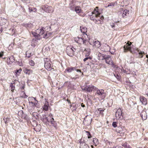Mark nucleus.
<instances>
[{"mask_svg": "<svg viewBox=\"0 0 148 148\" xmlns=\"http://www.w3.org/2000/svg\"><path fill=\"white\" fill-rule=\"evenodd\" d=\"M90 16V19L91 20H93L95 23L99 24L101 23L100 20L103 19V16H100V13L98 11L95 9L94 10L91 12V14Z\"/></svg>", "mask_w": 148, "mask_h": 148, "instance_id": "nucleus-1", "label": "nucleus"}, {"mask_svg": "<svg viewBox=\"0 0 148 148\" xmlns=\"http://www.w3.org/2000/svg\"><path fill=\"white\" fill-rule=\"evenodd\" d=\"M45 62V67L47 70L50 71L52 69V62L48 58H45L44 59Z\"/></svg>", "mask_w": 148, "mask_h": 148, "instance_id": "nucleus-2", "label": "nucleus"}, {"mask_svg": "<svg viewBox=\"0 0 148 148\" xmlns=\"http://www.w3.org/2000/svg\"><path fill=\"white\" fill-rule=\"evenodd\" d=\"M104 60H105L106 63L110 65L112 67H115L110 56L106 55Z\"/></svg>", "mask_w": 148, "mask_h": 148, "instance_id": "nucleus-3", "label": "nucleus"}, {"mask_svg": "<svg viewBox=\"0 0 148 148\" xmlns=\"http://www.w3.org/2000/svg\"><path fill=\"white\" fill-rule=\"evenodd\" d=\"M28 100L29 101V103H31V106L33 108L37 107L38 101L35 98L33 97H29Z\"/></svg>", "mask_w": 148, "mask_h": 148, "instance_id": "nucleus-4", "label": "nucleus"}, {"mask_svg": "<svg viewBox=\"0 0 148 148\" xmlns=\"http://www.w3.org/2000/svg\"><path fill=\"white\" fill-rule=\"evenodd\" d=\"M96 94L102 99H104L106 96V93L103 89L97 90Z\"/></svg>", "mask_w": 148, "mask_h": 148, "instance_id": "nucleus-5", "label": "nucleus"}, {"mask_svg": "<svg viewBox=\"0 0 148 148\" xmlns=\"http://www.w3.org/2000/svg\"><path fill=\"white\" fill-rule=\"evenodd\" d=\"M89 42L90 45H93L94 48H99L101 46V44L98 40L94 41L92 39H90Z\"/></svg>", "mask_w": 148, "mask_h": 148, "instance_id": "nucleus-6", "label": "nucleus"}, {"mask_svg": "<svg viewBox=\"0 0 148 148\" xmlns=\"http://www.w3.org/2000/svg\"><path fill=\"white\" fill-rule=\"evenodd\" d=\"M75 50V49L73 47H67L66 49V52L68 56L72 57L74 55V52Z\"/></svg>", "mask_w": 148, "mask_h": 148, "instance_id": "nucleus-7", "label": "nucleus"}, {"mask_svg": "<svg viewBox=\"0 0 148 148\" xmlns=\"http://www.w3.org/2000/svg\"><path fill=\"white\" fill-rule=\"evenodd\" d=\"M41 8L47 13H50L53 11V8L51 6H49L47 5H44L41 7Z\"/></svg>", "mask_w": 148, "mask_h": 148, "instance_id": "nucleus-8", "label": "nucleus"}, {"mask_svg": "<svg viewBox=\"0 0 148 148\" xmlns=\"http://www.w3.org/2000/svg\"><path fill=\"white\" fill-rule=\"evenodd\" d=\"M124 52H126L127 50L130 51L132 53H134V52L132 50L131 45V43L129 42L127 43L123 47Z\"/></svg>", "mask_w": 148, "mask_h": 148, "instance_id": "nucleus-9", "label": "nucleus"}, {"mask_svg": "<svg viewBox=\"0 0 148 148\" xmlns=\"http://www.w3.org/2000/svg\"><path fill=\"white\" fill-rule=\"evenodd\" d=\"M44 28L42 27L39 28L36 31V32L37 34H38L39 36V38H38V40H39L40 39V36L42 35L44 33Z\"/></svg>", "mask_w": 148, "mask_h": 148, "instance_id": "nucleus-10", "label": "nucleus"}, {"mask_svg": "<svg viewBox=\"0 0 148 148\" xmlns=\"http://www.w3.org/2000/svg\"><path fill=\"white\" fill-rule=\"evenodd\" d=\"M122 116V112L121 109H118L116 112L115 116L117 119H119L121 118Z\"/></svg>", "mask_w": 148, "mask_h": 148, "instance_id": "nucleus-11", "label": "nucleus"}, {"mask_svg": "<svg viewBox=\"0 0 148 148\" xmlns=\"http://www.w3.org/2000/svg\"><path fill=\"white\" fill-rule=\"evenodd\" d=\"M74 40L75 41L78 43L80 44L85 43V40H84L82 38L75 37L74 38Z\"/></svg>", "mask_w": 148, "mask_h": 148, "instance_id": "nucleus-12", "label": "nucleus"}, {"mask_svg": "<svg viewBox=\"0 0 148 148\" xmlns=\"http://www.w3.org/2000/svg\"><path fill=\"white\" fill-rule=\"evenodd\" d=\"M87 116H86V118H85L84 121V123L86 124V125H88L90 124L92 121V119L90 118H87Z\"/></svg>", "mask_w": 148, "mask_h": 148, "instance_id": "nucleus-13", "label": "nucleus"}, {"mask_svg": "<svg viewBox=\"0 0 148 148\" xmlns=\"http://www.w3.org/2000/svg\"><path fill=\"white\" fill-rule=\"evenodd\" d=\"M83 51H84L86 52V56H88L90 54V48L89 47H87L85 48L84 50L83 49H82Z\"/></svg>", "mask_w": 148, "mask_h": 148, "instance_id": "nucleus-14", "label": "nucleus"}, {"mask_svg": "<svg viewBox=\"0 0 148 148\" xmlns=\"http://www.w3.org/2000/svg\"><path fill=\"white\" fill-rule=\"evenodd\" d=\"M106 55L99 53L97 55L98 58L100 60H104Z\"/></svg>", "mask_w": 148, "mask_h": 148, "instance_id": "nucleus-15", "label": "nucleus"}, {"mask_svg": "<svg viewBox=\"0 0 148 148\" xmlns=\"http://www.w3.org/2000/svg\"><path fill=\"white\" fill-rule=\"evenodd\" d=\"M75 70L77 72H81V71L79 69H76L75 68L73 67H68L66 69V71L70 73Z\"/></svg>", "mask_w": 148, "mask_h": 148, "instance_id": "nucleus-16", "label": "nucleus"}, {"mask_svg": "<svg viewBox=\"0 0 148 148\" xmlns=\"http://www.w3.org/2000/svg\"><path fill=\"white\" fill-rule=\"evenodd\" d=\"M41 120L44 123H47L48 121L49 120L48 119V116L46 117V116L44 114H43L41 117Z\"/></svg>", "mask_w": 148, "mask_h": 148, "instance_id": "nucleus-17", "label": "nucleus"}, {"mask_svg": "<svg viewBox=\"0 0 148 148\" xmlns=\"http://www.w3.org/2000/svg\"><path fill=\"white\" fill-rule=\"evenodd\" d=\"M96 88V87L93 85H89L86 88V92H92L93 89Z\"/></svg>", "mask_w": 148, "mask_h": 148, "instance_id": "nucleus-18", "label": "nucleus"}, {"mask_svg": "<svg viewBox=\"0 0 148 148\" xmlns=\"http://www.w3.org/2000/svg\"><path fill=\"white\" fill-rule=\"evenodd\" d=\"M102 49H103L102 50L103 51L107 52L110 51V47L108 45L105 44L104 45Z\"/></svg>", "mask_w": 148, "mask_h": 148, "instance_id": "nucleus-19", "label": "nucleus"}, {"mask_svg": "<svg viewBox=\"0 0 148 148\" xmlns=\"http://www.w3.org/2000/svg\"><path fill=\"white\" fill-rule=\"evenodd\" d=\"M140 101L144 105H146L147 104V101L146 98L143 97H140Z\"/></svg>", "mask_w": 148, "mask_h": 148, "instance_id": "nucleus-20", "label": "nucleus"}, {"mask_svg": "<svg viewBox=\"0 0 148 148\" xmlns=\"http://www.w3.org/2000/svg\"><path fill=\"white\" fill-rule=\"evenodd\" d=\"M14 61V58L13 56H12L7 59V62L8 64H10Z\"/></svg>", "mask_w": 148, "mask_h": 148, "instance_id": "nucleus-21", "label": "nucleus"}, {"mask_svg": "<svg viewBox=\"0 0 148 148\" xmlns=\"http://www.w3.org/2000/svg\"><path fill=\"white\" fill-rule=\"evenodd\" d=\"M80 28L81 32L85 34L87 36V34H86L87 32V28L86 27L82 26L80 27Z\"/></svg>", "mask_w": 148, "mask_h": 148, "instance_id": "nucleus-22", "label": "nucleus"}, {"mask_svg": "<svg viewBox=\"0 0 148 148\" xmlns=\"http://www.w3.org/2000/svg\"><path fill=\"white\" fill-rule=\"evenodd\" d=\"M129 11L128 10H126L123 11L122 14V16L123 17H126L129 14Z\"/></svg>", "mask_w": 148, "mask_h": 148, "instance_id": "nucleus-23", "label": "nucleus"}, {"mask_svg": "<svg viewBox=\"0 0 148 148\" xmlns=\"http://www.w3.org/2000/svg\"><path fill=\"white\" fill-rule=\"evenodd\" d=\"M46 103H45L44 105L43 106V109L45 111H47L48 109L49 104L48 103V99H45Z\"/></svg>", "mask_w": 148, "mask_h": 148, "instance_id": "nucleus-24", "label": "nucleus"}, {"mask_svg": "<svg viewBox=\"0 0 148 148\" xmlns=\"http://www.w3.org/2000/svg\"><path fill=\"white\" fill-rule=\"evenodd\" d=\"M140 115L143 119L145 120L146 119L147 115L145 111L142 112L140 114Z\"/></svg>", "mask_w": 148, "mask_h": 148, "instance_id": "nucleus-25", "label": "nucleus"}, {"mask_svg": "<svg viewBox=\"0 0 148 148\" xmlns=\"http://www.w3.org/2000/svg\"><path fill=\"white\" fill-rule=\"evenodd\" d=\"M22 71V69H19L18 70H16L14 71V73H15V75L17 77L20 75L21 72Z\"/></svg>", "mask_w": 148, "mask_h": 148, "instance_id": "nucleus-26", "label": "nucleus"}, {"mask_svg": "<svg viewBox=\"0 0 148 148\" xmlns=\"http://www.w3.org/2000/svg\"><path fill=\"white\" fill-rule=\"evenodd\" d=\"M48 119L49 120L48 121V122H50L52 124H53L54 120L53 118L52 117L51 115V116L49 115L48 116Z\"/></svg>", "mask_w": 148, "mask_h": 148, "instance_id": "nucleus-27", "label": "nucleus"}, {"mask_svg": "<svg viewBox=\"0 0 148 148\" xmlns=\"http://www.w3.org/2000/svg\"><path fill=\"white\" fill-rule=\"evenodd\" d=\"M75 10L77 13H79L81 12V9L79 6H76L75 8Z\"/></svg>", "mask_w": 148, "mask_h": 148, "instance_id": "nucleus-28", "label": "nucleus"}, {"mask_svg": "<svg viewBox=\"0 0 148 148\" xmlns=\"http://www.w3.org/2000/svg\"><path fill=\"white\" fill-rule=\"evenodd\" d=\"M88 145L85 143H82L81 144L80 148H89Z\"/></svg>", "mask_w": 148, "mask_h": 148, "instance_id": "nucleus-29", "label": "nucleus"}, {"mask_svg": "<svg viewBox=\"0 0 148 148\" xmlns=\"http://www.w3.org/2000/svg\"><path fill=\"white\" fill-rule=\"evenodd\" d=\"M24 72L25 73L29 75L32 73V71L30 69H25Z\"/></svg>", "mask_w": 148, "mask_h": 148, "instance_id": "nucleus-30", "label": "nucleus"}, {"mask_svg": "<svg viewBox=\"0 0 148 148\" xmlns=\"http://www.w3.org/2000/svg\"><path fill=\"white\" fill-rule=\"evenodd\" d=\"M93 142L94 144L95 145H97L99 143L98 140L96 138H95L93 139Z\"/></svg>", "mask_w": 148, "mask_h": 148, "instance_id": "nucleus-31", "label": "nucleus"}, {"mask_svg": "<svg viewBox=\"0 0 148 148\" xmlns=\"http://www.w3.org/2000/svg\"><path fill=\"white\" fill-rule=\"evenodd\" d=\"M29 10L30 12H36L37 11L36 9L35 8H29Z\"/></svg>", "mask_w": 148, "mask_h": 148, "instance_id": "nucleus-32", "label": "nucleus"}, {"mask_svg": "<svg viewBox=\"0 0 148 148\" xmlns=\"http://www.w3.org/2000/svg\"><path fill=\"white\" fill-rule=\"evenodd\" d=\"M3 120H4L5 124H7L8 122L10 121V119L8 118L3 117Z\"/></svg>", "mask_w": 148, "mask_h": 148, "instance_id": "nucleus-33", "label": "nucleus"}, {"mask_svg": "<svg viewBox=\"0 0 148 148\" xmlns=\"http://www.w3.org/2000/svg\"><path fill=\"white\" fill-rule=\"evenodd\" d=\"M10 87L12 92H13L15 89L14 85L13 84L11 83L10 84Z\"/></svg>", "mask_w": 148, "mask_h": 148, "instance_id": "nucleus-34", "label": "nucleus"}, {"mask_svg": "<svg viewBox=\"0 0 148 148\" xmlns=\"http://www.w3.org/2000/svg\"><path fill=\"white\" fill-rule=\"evenodd\" d=\"M32 34L34 36H36L37 38V39L38 40V38H39V37L38 35L37 34V32H32Z\"/></svg>", "mask_w": 148, "mask_h": 148, "instance_id": "nucleus-35", "label": "nucleus"}, {"mask_svg": "<svg viewBox=\"0 0 148 148\" xmlns=\"http://www.w3.org/2000/svg\"><path fill=\"white\" fill-rule=\"evenodd\" d=\"M115 4V3H109V4H108L107 6H106V7H108L110 6H113Z\"/></svg>", "mask_w": 148, "mask_h": 148, "instance_id": "nucleus-36", "label": "nucleus"}, {"mask_svg": "<svg viewBox=\"0 0 148 148\" xmlns=\"http://www.w3.org/2000/svg\"><path fill=\"white\" fill-rule=\"evenodd\" d=\"M29 64L32 66H34L35 65V63L34 61L32 60H30L29 61Z\"/></svg>", "mask_w": 148, "mask_h": 148, "instance_id": "nucleus-37", "label": "nucleus"}, {"mask_svg": "<svg viewBox=\"0 0 148 148\" xmlns=\"http://www.w3.org/2000/svg\"><path fill=\"white\" fill-rule=\"evenodd\" d=\"M88 57H86L84 59L83 61L84 62H85L87 60H88V59L91 60L92 59V58L90 56H88Z\"/></svg>", "mask_w": 148, "mask_h": 148, "instance_id": "nucleus-38", "label": "nucleus"}, {"mask_svg": "<svg viewBox=\"0 0 148 148\" xmlns=\"http://www.w3.org/2000/svg\"><path fill=\"white\" fill-rule=\"evenodd\" d=\"M86 132L87 133V134L88 135V138H91V136L90 133V132L88 131H86Z\"/></svg>", "mask_w": 148, "mask_h": 148, "instance_id": "nucleus-39", "label": "nucleus"}, {"mask_svg": "<svg viewBox=\"0 0 148 148\" xmlns=\"http://www.w3.org/2000/svg\"><path fill=\"white\" fill-rule=\"evenodd\" d=\"M114 75L118 79H120V76L118 74H114Z\"/></svg>", "mask_w": 148, "mask_h": 148, "instance_id": "nucleus-40", "label": "nucleus"}, {"mask_svg": "<svg viewBox=\"0 0 148 148\" xmlns=\"http://www.w3.org/2000/svg\"><path fill=\"white\" fill-rule=\"evenodd\" d=\"M128 145L127 143H125L122 145V146L125 147H127Z\"/></svg>", "mask_w": 148, "mask_h": 148, "instance_id": "nucleus-41", "label": "nucleus"}, {"mask_svg": "<svg viewBox=\"0 0 148 148\" xmlns=\"http://www.w3.org/2000/svg\"><path fill=\"white\" fill-rule=\"evenodd\" d=\"M112 125L114 127H116L117 126L116 123V122H113L112 123Z\"/></svg>", "mask_w": 148, "mask_h": 148, "instance_id": "nucleus-42", "label": "nucleus"}, {"mask_svg": "<svg viewBox=\"0 0 148 148\" xmlns=\"http://www.w3.org/2000/svg\"><path fill=\"white\" fill-rule=\"evenodd\" d=\"M87 88V87L85 88V87H83L82 88V90H84L86 92V88Z\"/></svg>", "mask_w": 148, "mask_h": 148, "instance_id": "nucleus-43", "label": "nucleus"}, {"mask_svg": "<svg viewBox=\"0 0 148 148\" xmlns=\"http://www.w3.org/2000/svg\"><path fill=\"white\" fill-rule=\"evenodd\" d=\"M145 54V53H144V51H140V52H139V55H142L143 54Z\"/></svg>", "mask_w": 148, "mask_h": 148, "instance_id": "nucleus-44", "label": "nucleus"}, {"mask_svg": "<svg viewBox=\"0 0 148 148\" xmlns=\"http://www.w3.org/2000/svg\"><path fill=\"white\" fill-rule=\"evenodd\" d=\"M3 53L2 52H0V58L2 57L3 56Z\"/></svg>", "mask_w": 148, "mask_h": 148, "instance_id": "nucleus-45", "label": "nucleus"}, {"mask_svg": "<svg viewBox=\"0 0 148 148\" xmlns=\"http://www.w3.org/2000/svg\"><path fill=\"white\" fill-rule=\"evenodd\" d=\"M47 36H48V34H47V33L44 35V36H43V37L44 38L47 37Z\"/></svg>", "mask_w": 148, "mask_h": 148, "instance_id": "nucleus-46", "label": "nucleus"}, {"mask_svg": "<svg viewBox=\"0 0 148 148\" xmlns=\"http://www.w3.org/2000/svg\"><path fill=\"white\" fill-rule=\"evenodd\" d=\"M37 42V41L36 40H33V42L34 43H36Z\"/></svg>", "mask_w": 148, "mask_h": 148, "instance_id": "nucleus-47", "label": "nucleus"}, {"mask_svg": "<svg viewBox=\"0 0 148 148\" xmlns=\"http://www.w3.org/2000/svg\"><path fill=\"white\" fill-rule=\"evenodd\" d=\"M98 110L99 111H103V110H102V109L101 108H99L98 109Z\"/></svg>", "mask_w": 148, "mask_h": 148, "instance_id": "nucleus-48", "label": "nucleus"}, {"mask_svg": "<svg viewBox=\"0 0 148 148\" xmlns=\"http://www.w3.org/2000/svg\"><path fill=\"white\" fill-rule=\"evenodd\" d=\"M81 106L83 107H85V105L83 104V103H82L81 104Z\"/></svg>", "mask_w": 148, "mask_h": 148, "instance_id": "nucleus-49", "label": "nucleus"}, {"mask_svg": "<svg viewBox=\"0 0 148 148\" xmlns=\"http://www.w3.org/2000/svg\"><path fill=\"white\" fill-rule=\"evenodd\" d=\"M31 45L32 46H33L34 47L36 46V44H33V43H32Z\"/></svg>", "mask_w": 148, "mask_h": 148, "instance_id": "nucleus-50", "label": "nucleus"}, {"mask_svg": "<svg viewBox=\"0 0 148 148\" xmlns=\"http://www.w3.org/2000/svg\"><path fill=\"white\" fill-rule=\"evenodd\" d=\"M111 26L112 28L114 29V25H111Z\"/></svg>", "mask_w": 148, "mask_h": 148, "instance_id": "nucleus-51", "label": "nucleus"}, {"mask_svg": "<svg viewBox=\"0 0 148 148\" xmlns=\"http://www.w3.org/2000/svg\"><path fill=\"white\" fill-rule=\"evenodd\" d=\"M12 32L14 31V33H13V34H12V35H13V34L15 33V30H14V29H12Z\"/></svg>", "mask_w": 148, "mask_h": 148, "instance_id": "nucleus-52", "label": "nucleus"}, {"mask_svg": "<svg viewBox=\"0 0 148 148\" xmlns=\"http://www.w3.org/2000/svg\"><path fill=\"white\" fill-rule=\"evenodd\" d=\"M130 147H131L129 145H128L127 148H130Z\"/></svg>", "mask_w": 148, "mask_h": 148, "instance_id": "nucleus-53", "label": "nucleus"}, {"mask_svg": "<svg viewBox=\"0 0 148 148\" xmlns=\"http://www.w3.org/2000/svg\"><path fill=\"white\" fill-rule=\"evenodd\" d=\"M108 143L109 145H110V143H111L110 142V141H107V143Z\"/></svg>", "mask_w": 148, "mask_h": 148, "instance_id": "nucleus-54", "label": "nucleus"}, {"mask_svg": "<svg viewBox=\"0 0 148 148\" xmlns=\"http://www.w3.org/2000/svg\"><path fill=\"white\" fill-rule=\"evenodd\" d=\"M117 148H123V147L121 146H119L117 147Z\"/></svg>", "mask_w": 148, "mask_h": 148, "instance_id": "nucleus-55", "label": "nucleus"}, {"mask_svg": "<svg viewBox=\"0 0 148 148\" xmlns=\"http://www.w3.org/2000/svg\"><path fill=\"white\" fill-rule=\"evenodd\" d=\"M3 31V29H2V27L1 29V30H0V31L2 32Z\"/></svg>", "mask_w": 148, "mask_h": 148, "instance_id": "nucleus-56", "label": "nucleus"}, {"mask_svg": "<svg viewBox=\"0 0 148 148\" xmlns=\"http://www.w3.org/2000/svg\"><path fill=\"white\" fill-rule=\"evenodd\" d=\"M27 96L26 95H25V97H24L25 98H27Z\"/></svg>", "mask_w": 148, "mask_h": 148, "instance_id": "nucleus-57", "label": "nucleus"}, {"mask_svg": "<svg viewBox=\"0 0 148 148\" xmlns=\"http://www.w3.org/2000/svg\"><path fill=\"white\" fill-rule=\"evenodd\" d=\"M118 129H119V130H120V129H121V127H118Z\"/></svg>", "mask_w": 148, "mask_h": 148, "instance_id": "nucleus-58", "label": "nucleus"}, {"mask_svg": "<svg viewBox=\"0 0 148 148\" xmlns=\"http://www.w3.org/2000/svg\"><path fill=\"white\" fill-rule=\"evenodd\" d=\"M147 95L148 96V89H147Z\"/></svg>", "mask_w": 148, "mask_h": 148, "instance_id": "nucleus-59", "label": "nucleus"}, {"mask_svg": "<svg viewBox=\"0 0 148 148\" xmlns=\"http://www.w3.org/2000/svg\"><path fill=\"white\" fill-rule=\"evenodd\" d=\"M138 51V49L135 48Z\"/></svg>", "mask_w": 148, "mask_h": 148, "instance_id": "nucleus-60", "label": "nucleus"}, {"mask_svg": "<svg viewBox=\"0 0 148 148\" xmlns=\"http://www.w3.org/2000/svg\"><path fill=\"white\" fill-rule=\"evenodd\" d=\"M146 57L147 58H148V55H146Z\"/></svg>", "mask_w": 148, "mask_h": 148, "instance_id": "nucleus-61", "label": "nucleus"}, {"mask_svg": "<svg viewBox=\"0 0 148 148\" xmlns=\"http://www.w3.org/2000/svg\"><path fill=\"white\" fill-rule=\"evenodd\" d=\"M143 55H142L141 56V58H142L143 57Z\"/></svg>", "mask_w": 148, "mask_h": 148, "instance_id": "nucleus-62", "label": "nucleus"}, {"mask_svg": "<svg viewBox=\"0 0 148 148\" xmlns=\"http://www.w3.org/2000/svg\"><path fill=\"white\" fill-rule=\"evenodd\" d=\"M121 132V130L119 131V133H120Z\"/></svg>", "mask_w": 148, "mask_h": 148, "instance_id": "nucleus-63", "label": "nucleus"}, {"mask_svg": "<svg viewBox=\"0 0 148 148\" xmlns=\"http://www.w3.org/2000/svg\"><path fill=\"white\" fill-rule=\"evenodd\" d=\"M96 8H98V7H96Z\"/></svg>", "mask_w": 148, "mask_h": 148, "instance_id": "nucleus-64", "label": "nucleus"}]
</instances>
